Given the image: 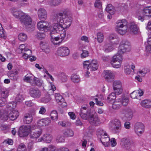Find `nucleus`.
Returning <instances> with one entry per match:
<instances>
[{
    "label": "nucleus",
    "instance_id": "a18cd8bd",
    "mask_svg": "<svg viewBox=\"0 0 151 151\" xmlns=\"http://www.w3.org/2000/svg\"><path fill=\"white\" fill-rule=\"evenodd\" d=\"M51 118L53 120L57 119L58 117V115L57 112L55 110L52 111L50 115Z\"/></svg>",
    "mask_w": 151,
    "mask_h": 151
},
{
    "label": "nucleus",
    "instance_id": "6e6d98bb",
    "mask_svg": "<svg viewBox=\"0 0 151 151\" xmlns=\"http://www.w3.org/2000/svg\"><path fill=\"white\" fill-rule=\"evenodd\" d=\"M97 131L99 133V134L102 137H104V136H107V133L102 129H99L97 130Z\"/></svg>",
    "mask_w": 151,
    "mask_h": 151
},
{
    "label": "nucleus",
    "instance_id": "49530a36",
    "mask_svg": "<svg viewBox=\"0 0 151 151\" xmlns=\"http://www.w3.org/2000/svg\"><path fill=\"white\" fill-rule=\"evenodd\" d=\"M104 38V36L102 33L100 32L97 34V40L99 42H102Z\"/></svg>",
    "mask_w": 151,
    "mask_h": 151
},
{
    "label": "nucleus",
    "instance_id": "f8f14e48",
    "mask_svg": "<svg viewBox=\"0 0 151 151\" xmlns=\"http://www.w3.org/2000/svg\"><path fill=\"white\" fill-rule=\"evenodd\" d=\"M29 93L31 97L35 99L40 98L41 95V91L37 88H31L29 89Z\"/></svg>",
    "mask_w": 151,
    "mask_h": 151
},
{
    "label": "nucleus",
    "instance_id": "a878e982",
    "mask_svg": "<svg viewBox=\"0 0 151 151\" xmlns=\"http://www.w3.org/2000/svg\"><path fill=\"white\" fill-rule=\"evenodd\" d=\"M121 100L119 99L115 100L112 104V108L114 109H118L122 106V103L121 102Z\"/></svg>",
    "mask_w": 151,
    "mask_h": 151
},
{
    "label": "nucleus",
    "instance_id": "4c0bfd02",
    "mask_svg": "<svg viewBox=\"0 0 151 151\" xmlns=\"http://www.w3.org/2000/svg\"><path fill=\"white\" fill-rule=\"evenodd\" d=\"M41 133V131L40 130L33 132L30 134V137L32 138H37L40 136Z\"/></svg>",
    "mask_w": 151,
    "mask_h": 151
},
{
    "label": "nucleus",
    "instance_id": "9b49d317",
    "mask_svg": "<svg viewBox=\"0 0 151 151\" xmlns=\"http://www.w3.org/2000/svg\"><path fill=\"white\" fill-rule=\"evenodd\" d=\"M88 120L90 124L92 126H97L100 125V120L97 116L94 115L92 114L88 118Z\"/></svg>",
    "mask_w": 151,
    "mask_h": 151
},
{
    "label": "nucleus",
    "instance_id": "39448f33",
    "mask_svg": "<svg viewBox=\"0 0 151 151\" xmlns=\"http://www.w3.org/2000/svg\"><path fill=\"white\" fill-rule=\"evenodd\" d=\"M93 114L91 109L86 106H82L79 115L81 118L87 120Z\"/></svg>",
    "mask_w": 151,
    "mask_h": 151
},
{
    "label": "nucleus",
    "instance_id": "bb28decb",
    "mask_svg": "<svg viewBox=\"0 0 151 151\" xmlns=\"http://www.w3.org/2000/svg\"><path fill=\"white\" fill-rule=\"evenodd\" d=\"M101 141L105 147H108L110 142V139L107 136L106 137H102L100 139Z\"/></svg>",
    "mask_w": 151,
    "mask_h": 151
},
{
    "label": "nucleus",
    "instance_id": "ddd939ff",
    "mask_svg": "<svg viewBox=\"0 0 151 151\" xmlns=\"http://www.w3.org/2000/svg\"><path fill=\"white\" fill-rule=\"evenodd\" d=\"M20 21L21 23L26 26L31 25L32 22V19L31 17L27 14L25 13L21 17Z\"/></svg>",
    "mask_w": 151,
    "mask_h": 151
},
{
    "label": "nucleus",
    "instance_id": "20e7f679",
    "mask_svg": "<svg viewBox=\"0 0 151 151\" xmlns=\"http://www.w3.org/2000/svg\"><path fill=\"white\" fill-rule=\"evenodd\" d=\"M131 47L130 42L127 40H123L119 47L117 54L122 55L124 52L131 50Z\"/></svg>",
    "mask_w": 151,
    "mask_h": 151
},
{
    "label": "nucleus",
    "instance_id": "72a5a7b5",
    "mask_svg": "<svg viewBox=\"0 0 151 151\" xmlns=\"http://www.w3.org/2000/svg\"><path fill=\"white\" fill-rule=\"evenodd\" d=\"M119 99L121 100V102L122 103V105L126 106L128 104L129 99L127 97L124 96H122L121 98Z\"/></svg>",
    "mask_w": 151,
    "mask_h": 151
},
{
    "label": "nucleus",
    "instance_id": "f03ea898",
    "mask_svg": "<svg viewBox=\"0 0 151 151\" xmlns=\"http://www.w3.org/2000/svg\"><path fill=\"white\" fill-rule=\"evenodd\" d=\"M63 29L62 27L57 24H53L50 27V35L51 37L52 42L53 44L57 45V43H55L54 41H57L60 40L59 36L55 37V35Z\"/></svg>",
    "mask_w": 151,
    "mask_h": 151
},
{
    "label": "nucleus",
    "instance_id": "7c9ffc66",
    "mask_svg": "<svg viewBox=\"0 0 151 151\" xmlns=\"http://www.w3.org/2000/svg\"><path fill=\"white\" fill-rule=\"evenodd\" d=\"M8 91L3 89L2 87L0 85V97L1 96L3 98H6L9 95Z\"/></svg>",
    "mask_w": 151,
    "mask_h": 151
},
{
    "label": "nucleus",
    "instance_id": "f3484780",
    "mask_svg": "<svg viewBox=\"0 0 151 151\" xmlns=\"http://www.w3.org/2000/svg\"><path fill=\"white\" fill-rule=\"evenodd\" d=\"M55 99L59 105L62 107L66 106L67 105L66 103L65 102L64 99L63 98L61 95L59 93H56L55 94Z\"/></svg>",
    "mask_w": 151,
    "mask_h": 151
},
{
    "label": "nucleus",
    "instance_id": "6ab92c4d",
    "mask_svg": "<svg viewBox=\"0 0 151 151\" xmlns=\"http://www.w3.org/2000/svg\"><path fill=\"white\" fill-rule=\"evenodd\" d=\"M37 14L39 19L42 20H45L47 17V12L43 8H40L38 10Z\"/></svg>",
    "mask_w": 151,
    "mask_h": 151
},
{
    "label": "nucleus",
    "instance_id": "c9c22d12",
    "mask_svg": "<svg viewBox=\"0 0 151 151\" xmlns=\"http://www.w3.org/2000/svg\"><path fill=\"white\" fill-rule=\"evenodd\" d=\"M52 139V137L50 134H45L42 138V140L47 143L50 142Z\"/></svg>",
    "mask_w": 151,
    "mask_h": 151
},
{
    "label": "nucleus",
    "instance_id": "09e8293b",
    "mask_svg": "<svg viewBox=\"0 0 151 151\" xmlns=\"http://www.w3.org/2000/svg\"><path fill=\"white\" fill-rule=\"evenodd\" d=\"M116 98V94L112 92L110 94L107 98L108 101H110L113 100H114Z\"/></svg>",
    "mask_w": 151,
    "mask_h": 151
},
{
    "label": "nucleus",
    "instance_id": "0eeeda50",
    "mask_svg": "<svg viewBox=\"0 0 151 151\" xmlns=\"http://www.w3.org/2000/svg\"><path fill=\"white\" fill-rule=\"evenodd\" d=\"M121 113L122 114H124V116L121 117L122 120L124 121L130 120L133 116L132 110L129 108L123 109Z\"/></svg>",
    "mask_w": 151,
    "mask_h": 151
},
{
    "label": "nucleus",
    "instance_id": "1a4fd4ad",
    "mask_svg": "<svg viewBox=\"0 0 151 151\" xmlns=\"http://www.w3.org/2000/svg\"><path fill=\"white\" fill-rule=\"evenodd\" d=\"M31 129V127L29 125H23L21 126L18 132L19 135L20 137L27 136L29 134Z\"/></svg>",
    "mask_w": 151,
    "mask_h": 151
},
{
    "label": "nucleus",
    "instance_id": "393cba45",
    "mask_svg": "<svg viewBox=\"0 0 151 151\" xmlns=\"http://www.w3.org/2000/svg\"><path fill=\"white\" fill-rule=\"evenodd\" d=\"M113 44H111L109 42H106L104 46V52L108 53L112 51L113 50Z\"/></svg>",
    "mask_w": 151,
    "mask_h": 151
},
{
    "label": "nucleus",
    "instance_id": "5701e85b",
    "mask_svg": "<svg viewBox=\"0 0 151 151\" xmlns=\"http://www.w3.org/2000/svg\"><path fill=\"white\" fill-rule=\"evenodd\" d=\"M19 115V113L17 111L13 109L9 114V117L11 120L13 121L18 117Z\"/></svg>",
    "mask_w": 151,
    "mask_h": 151
},
{
    "label": "nucleus",
    "instance_id": "e2e57ef3",
    "mask_svg": "<svg viewBox=\"0 0 151 151\" xmlns=\"http://www.w3.org/2000/svg\"><path fill=\"white\" fill-rule=\"evenodd\" d=\"M15 99L17 102H20L24 99V98L21 95H19L17 96Z\"/></svg>",
    "mask_w": 151,
    "mask_h": 151
},
{
    "label": "nucleus",
    "instance_id": "2f4dec72",
    "mask_svg": "<svg viewBox=\"0 0 151 151\" xmlns=\"http://www.w3.org/2000/svg\"><path fill=\"white\" fill-rule=\"evenodd\" d=\"M33 117L30 114L25 115L23 118V122L26 124L30 123L33 120Z\"/></svg>",
    "mask_w": 151,
    "mask_h": 151
},
{
    "label": "nucleus",
    "instance_id": "4be33fe9",
    "mask_svg": "<svg viewBox=\"0 0 151 151\" xmlns=\"http://www.w3.org/2000/svg\"><path fill=\"white\" fill-rule=\"evenodd\" d=\"M130 32L133 34H136L138 33L139 28L136 24L134 22L130 23L129 24Z\"/></svg>",
    "mask_w": 151,
    "mask_h": 151
},
{
    "label": "nucleus",
    "instance_id": "7ed1b4c3",
    "mask_svg": "<svg viewBox=\"0 0 151 151\" xmlns=\"http://www.w3.org/2000/svg\"><path fill=\"white\" fill-rule=\"evenodd\" d=\"M117 24L118 32L121 35L125 34L128 28L127 21L125 19L119 20L117 22Z\"/></svg>",
    "mask_w": 151,
    "mask_h": 151
},
{
    "label": "nucleus",
    "instance_id": "338daca9",
    "mask_svg": "<svg viewBox=\"0 0 151 151\" xmlns=\"http://www.w3.org/2000/svg\"><path fill=\"white\" fill-rule=\"evenodd\" d=\"M56 141L58 142H62L64 141V139L63 137L61 136H59L58 137Z\"/></svg>",
    "mask_w": 151,
    "mask_h": 151
},
{
    "label": "nucleus",
    "instance_id": "680f3d73",
    "mask_svg": "<svg viewBox=\"0 0 151 151\" xmlns=\"http://www.w3.org/2000/svg\"><path fill=\"white\" fill-rule=\"evenodd\" d=\"M96 7L100 8L101 7L102 5L100 0H96L95 3Z\"/></svg>",
    "mask_w": 151,
    "mask_h": 151
},
{
    "label": "nucleus",
    "instance_id": "c03bdc74",
    "mask_svg": "<svg viewBox=\"0 0 151 151\" xmlns=\"http://www.w3.org/2000/svg\"><path fill=\"white\" fill-rule=\"evenodd\" d=\"M51 99L50 96L48 94L41 99V101L43 103H46L49 102Z\"/></svg>",
    "mask_w": 151,
    "mask_h": 151
},
{
    "label": "nucleus",
    "instance_id": "4468645a",
    "mask_svg": "<svg viewBox=\"0 0 151 151\" xmlns=\"http://www.w3.org/2000/svg\"><path fill=\"white\" fill-rule=\"evenodd\" d=\"M70 50L68 47H61L57 50V54L60 56L63 57L68 56L69 54Z\"/></svg>",
    "mask_w": 151,
    "mask_h": 151
},
{
    "label": "nucleus",
    "instance_id": "8fccbe9b",
    "mask_svg": "<svg viewBox=\"0 0 151 151\" xmlns=\"http://www.w3.org/2000/svg\"><path fill=\"white\" fill-rule=\"evenodd\" d=\"M17 151H27V148L25 145L21 143L19 146Z\"/></svg>",
    "mask_w": 151,
    "mask_h": 151
},
{
    "label": "nucleus",
    "instance_id": "a19ab883",
    "mask_svg": "<svg viewBox=\"0 0 151 151\" xmlns=\"http://www.w3.org/2000/svg\"><path fill=\"white\" fill-rule=\"evenodd\" d=\"M71 79L73 82L75 83H78L80 81L79 77L77 75L74 74L72 75Z\"/></svg>",
    "mask_w": 151,
    "mask_h": 151
},
{
    "label": "nucleus",
    "instance_id": "473e14b6",
    "mask_svg": "<svg viewBox=\"0 0 151 151\" xmlns=\"http://www.w3.org/2000/svg\"><path fill=\"white\" fill-rule=\"evenodd\" d=\"M106 10L111 14H113L115 13V11L114 8L112 6V5L110 4L107 5L106 8Z\"/></svg>",
    "mask_w": 151,
    "mask_h": 151
},
{
    "label": "nucleus",
    "instance_id": "423d86ee",
    "mask_svg": "<svg viewBox=\"0 0 151 151\" xmlns=\"http://www.w3.org/2000/svg\"><path fill=\"white\" fill-rule=\"evenodd\" d=\"M111 129L116 133L119 132L121 128V123L120 121L118 119H115L110 122Z\"/></svg>",
    "mask_w": 151,
    "mask_h": 151
},
{
    "label": "nucleus",
    "instance_id": "774afa93",
    "mask_svg": "<svg viewBox=\"0 0 151 151\" xmlns=\"http://www.w3.org/2000/svg\"><path fill=\"white\" fill-rule=\"evenodd\" d=\"M146 29L148 31H151V21H150L148 22Z\"/></svg>",
    "mask_w": 151,
    "mask_h": 151
},
{
    "label": "nucleus",
    "instance_id": "864d4df0",
    "mask_svg": "<svg viewBox=\"0 0 151 151\" xmlns=\"http://www.w3.org/2000/svg\"><path fill=\"white\" fill-rule=\"evenodd\" d=\"M150 71V70L147 68H145L142 70H140L139 71V73L140 74L142 73V76L143 77L145 76V74L149 72Z\"/></svg>",
    "mask_w": 151,
    "mask_h": 151
},
{
    "label": "nucleus",
    "instance_id": "f704fd0d",
    "mask_svg": "<svg viewBox=\"0 0 151 151\" xmlns=\"http://www.w3.org/2000/svg\"><path fill=\"white\" fill-rule=\"evenodd\" d=\"M50 120L48 118L42 119L39 122V124L41 126L48 125L50 123Z\"/></svg>",
    "mask_w": 151,
    "mask_h": 151
},
{
    "label": "nucleus",
    "instance_id": "58836bf2",
    "mask_svg": "<svg viewBox=\"0 0 151 151\" xmlns=\"http://www.w3.org/2000/svg\"><path fill=\"white\" fill-rule=\"evenodd\" d=\"M64 28H63V29L61 31H62V33L60 34V40H61L60 42H59L58 43V44H59L60 43L64 40L65 37H66V31L64 29Z\"/></svg>",
    "mask_w": 151,
    "mask_h": 151
},
{
    "label": "nucleus",
    "instance_id": "5fc2aeb1",
    "mask_svg": "<svg viewBox=\"0 0 151 151\" xmlns=\"http://www.w3.org/2000/svg\"><path fill=\"white\" fill-rule=\"evenodd\" d=\"M45 34L44 32H37V37L40 39H42L44 38L45 37Z\"/></svg>",
    "mask_w": 151,
    "mask_h": 151
},
{
    "label": "nucleus",
    "instance_id": "412c9836",
    "mask_svg": "<svg viewBox=\"0 0 151 151\" xmlns=\"http://www.w3.org/2000/svg\"><path fill=\"white\" fill-rule=\"evenodd\" d=\"M19 72V70L18 69H15L12 71V73H9L8 76L10 79L14 81H16L19 78L18 76Z\"/></svg>",
    "mask_w": 151,
    "mask_h": 151
},
{
    "label": "nucleus",
    "instance_id": "2eb2a0df",
    "mask_svg": "<svg viewBox=\"0 0 151 151\" xmlns=\"http://www.w3.org/2000/svg\"><path fill=\"white\" fill-rule=\"evenodd\" d=\"M134 129L135 132L139 136L144 132V126L141 123L137 122L134 125Z\"/></svg>",
    "mask_w": 151,
    "mask_h": 151
},
{
    "label": "nucleus",
    "instance_id": "4d7b16f0",
    "mask_svg": "<svg viewBox=\"0 0 151 151\" xmlns=\"http://www.w3.org/2000/svg\"><path fill=\"white\" fill-rule=\"evenodd\" d=\"M89 52L86 50H83L82 53L81 54V57L82 58H84L87 57L88 56Z\"/></svg>",
    "mask_w": 151,
    "mask_h": 151
},
{
    "label": "nucleus",
    "instance_id": "de8ad7c7",
    "mask_svg": "<svg viewBox=\"0 0 151 151\" xmlns=\"http://www.w3.org/2000/svg\"><path fill=\"white\" fill-rule=\"evenodd\" d=\"M124 70L125 73L127 75L129 74L132 71L130 66L128 65H126L124 66Z\"/></svg>",
    "mask_w": 151,
    "mask_h": 151
},
{
    "label": "nucleus",
    "instance_id": "37998d69",
    "mask_svg": "<svg viewBox=\"0 0 151 151\" xmlns=\"http://www.w3.org/2000/svg\"><path fill=\"white\" fill-rule=\"evenodd\" d=\"M24 50L26 51H27V50H28L29 51V53H23V57L24 58L26 59L29 58L31 56V55L32 53L31 50L29 49L28 48H24Z\"/></svg>",
    "mask_w": 151,
    "mask_h": 151
},
{
    "label": "nucleus",
    "instance_id": "69168bd1",
    "mask_svg": "<svg viewBox=\"0 0 151 151\" xmlns=\"http://www.w3.org/2000/svg\"><path fill=\"white\" fill-rule=\"evenodd\" d=\"M91 62V61L90 60L84 61L83 63L84 68H86L87 69V67L88 65L90 64Z\"/></svg>",
    "mask_w": 151,
    "mask_h": 151
},
{
    "label": "nucleus",
    "instance_id": "603ef678",
    "mask_svg": "<svg viewBox=\"0 0 151 151\" xmlns=\"http://www.w3.org/2000/svg\"><path fill=\"white\" fill-rule=\"evenodd\" d=\"M6 37L4 33V29L2 27L1 24L0 23V37L2 38L5 39Z\"/></svg>",
    "mask_w": 151,
    "mask_h": 151
},
{
    "label": "nucleus",
    "instance_id": "dca6fc26",
    "mask_svg": "<svg viewBox=\"0 0 151 151\" xmlns=\"http://www.w3.org/2000/svg\"><path fill=\"white\" fill-rule=\"evenodd\" d=\"M49 24L47 22L41 21L37 23V27L39 30L47 32L49 28Z\"/></svg>",
    "mask_w": 151,
    "mask_h": 151
},
{
    "label": "nucleus",
    "instance_id": "052dcab7",
    "mask_svg": "<svg viewBox=\"0 0 151 151\" xmlns=\"http://www.w3.org/2000/svg\"><path fill=\"white\" fill-rule=\"evenodd\" d=\"M138 19L139 20H140L141 21L143 22L144 19V15H142V13L141 12H139L138 14Z\"/></svg>",
    "mask_w": 151,
    "mask_h": 151
},
{
    "label": "nucleus",
    "instance_id": "e433bc0d",
    "mask_svg": "<svg viewBox=\"0 0 151 151\" xmlns=\"http://www.w3.org/2000/svg\"><path fill=\"white\" fill-rule=\"evenodd\" d=\"M63 134L66 137H73L74 135L73 131L70 129H67L64 131Z\"/></svg>",
    "mask_w": 151,
    "mask_h": 151
},
{
    "label": "nucleus",
    "instance_id": "13d9d810",
    "mask_svg": "<svg viewBox=\"0 0 151 151\" xmlns=\"http://www.w3.org/2000/svg\"><path fill=\"white\" fill-rule=\"evenodd\" d=\"M148 104V100L145 99L142 101L141 102V105L143 107L147 108V105Z\"/></svg>",
    "mask_w": 151,
    "mask_h": 151
},
{
    "label": "nucleus",
    "instance_id": "bf43d9fd",
    "mask_svg": "<svg viewBox=\"0 0 151 151\" xmlns=\"http://www.w3.org/2000/svg\"><path fill=\"white\" fill-rule=\"evenodd\" d=\"M32 80V76H28L27 75H26L24 77V81H26L27 82H29L31 83V81Z\"/></svg>",
    "mask_w": 151,
    "mask_h": 151
},
{
    "label": "nucleus",
    "instance_id": "aec40b11",
    "mask_svg": "<svg viewBox=\"0 0 151 151\" xmlns=\"http://www.w3.org/2000/svg\"><path fill=\"white\" fill-rule=\"evenodd\" d=\"M11 12L13 15L16 18H19L20 19L21 17L24 15V13L21 10L12 8L11 9Z\"/></svg>",
    "mask_w": 151,
    "mask_h": 151
},
{
    "label": "nucleus",
    "instance_id": "3c124183",
    "mask_svg": "<svg viewBox=\"0 0 151 151\" xmlns=\"http://www.w3.org/2000/svg\"><path fill=\"white\" fill-rule=\"evenodd\" d=\"M59 76L60 78L63 82H65L67 81V77L65 73H60Z\"/></svg>",
    "mask_w": 151,
    "mask_h": 151
},
{
    "label": "nucleus",
    "instance_id": "c756f323",
    "mask_svg": "<svg viewBox=\"0 0 151 151\" xmlns=\"http://www.w3.org/2000/svg\"><path fill=\"white\" fill-rule=\"evenodd\" d=\"M33 80L35 81V83L32 84V85L34 86L35 85L38 87H41L42 86L43 83V81L39 79L34 77L33 78Z\"/></svg>",
    "mask_w": 151,
    "mask_h": 151
},
{
    "label": "nucleus",
    "instance_id": "6e6552de",
    "mask_svg": "<svg viewBox=\"0 0 151 151\" xmlns=\"http://www.w3.org/2000/svg\"><path fill=\"white\" fill-rule=\"evenodd\" d=\"M122 59V56L117 53L113 56L111 63V65L114 68H119L121 66Z\"/></svg>",
    "mask_w": 151,
    "mask_h": 151
},
{
    "label": "nucleus",
    "instance_id": "c85d7f7f",
    "mask_svg": "<svg viewBox=\"0 0 151 151\" xmlns=\"http://www.w3.org/2000/svg\"><path fill=\"white\" fill-rule=\"evenodd\" d=\"M63 0H48V4L51 6H56L62 2Z\"/></svg>",
    "mask_w": 151,
    "mask_h": 151
},
{
    "label": "nucleus",
    "instance_id": "ea45409f",
    "mask_svg": "<svg viewBox=\"0 0 151 151\" xmlns=\"http://www.w3.org/2000/svg\"><path fill=\"white\" fill-rule=\"evenodd\" d=\"M18 39L21 41H24L27 39V36L24 33H21L18 35Z\"/></svg>",
    "mask_w": 151,
    "mask_h": 151
},
{
    "label": "nucleus",
    "instance_id": "0e129e2a",
    "mask_svg": "<svg viewBox=\"0 0 151 151\" xmlns=\"http://www.w3.org/2000/svg\"><path fill=\"white\" fill-rule=\"evenodd\" d=\"M138 96V92L135 91L130 93V96L132 99L137 98Z\"/></svg>",
    "mask_w": 151,
    "mask_h": 151
},
{
    "label": "nucleus",
    "instance_id": "f257e3e1",
    "mask_svg": "<svg viewBox=\"0 0 151 151\" xmlns=\"http://www.w3.org/2000/svg\"><path fill=\"white\" fill-rule=\"evenodd\" d=\"M55 19L58 23L54 24H58L63 28H67L71 25L72 21V17L68 16L66 12H62L57 14L55 16Z\"/></svg>",
    "mask_w": 151,
    "mask_h": 151
},
{
    "label": "nucleus",
    "instance_id": "79ce46f5",
    "mask_svg": "<svg viewBox=\"0 0 151 151\" xmlns=\"http://www.w3.org/2000/svg\"><path fill=\"white\" fill-rule=\"evenodd\" d=\"M148 45L146 46V51L151 53V37L148 38L147 40Z\"/></svg>",
    "mask_w": 151,
    "mask_h": 151
},
{
    "label": "nucleus",
    "instance_id": "a211bd4d",
    "mask_svg": "<svg viewBox=\"0 0 151 151\" xmlns=\"http://www.w3.org/2000/svg\"><path fill=\"white\" fill-rule=\"evenodd\" d=\"M122 141L124 142V148L127 150H129L134 146V142L132 140L124 138L122 139Z\"/></svg>",
    "mask_w": 151,
    "mask_h": 151
},
{
    "label": "nucleus",
    "instance_id": "9d476101",
    "mask_svg": "<svg viewBox=\"0 0 151 151\" xmlns=\"http://www.w3.org/2000/svg\"><path fill=\"white\" fill-rule=\"evenodd\" d=\"M99 65L96 60H92L90 64L88 65L87 67V71L85 76L88 77V74L90 73V71H95L97 70L98 68Z\"/></svg>",
    "mask_w": 151,
    "mask_h": 151
},
{
    "label": "nucleus",
    "instance_id": "cd10ccee",
    "mask_svg": "<svg viewBox=\"0 0 151 151\" xmlns=\"http://www.w3.org/2000/svg\"><path fill=\"white\" fill-rule=\"evenodd\" d=\"M142 15L145 16L151 17V8L149 7H146L143 10L141 11Z\"/></svg>",
    "mask_w": 151,
    "mask_h": 151
},
{
    "label": "nucleus",
    "instance_id": "b1692460",
    "mask_svg": "<svg viewBox=\"0 0 151 151\" xmlns=\"http://www.w3.org/2000/svg\"><path fill=\"white\" fill-rule=\"evenodd\" d=\"M104 78L108 82L111 81L114 78V75L110 70H106L105 73Z\"/></svg>",
    "mask_w": 151,
    "mask_h": 151
}]
</instances>
